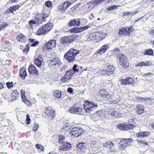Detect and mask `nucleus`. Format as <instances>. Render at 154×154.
<instances>
[{
    "instance_id": "6ab92c4d",
    "label": "nucleus",
    "mask_w": 154,
    "mask_h": 154,
    "mask_svg": "<svg viewBox=\"0 0 154 154\" xmlns=\"http://www.w3.org/2000/svg\"><path fill=\"white\" fill-rule=\"evenodd\" d=\"M122 115V114L119 111H118L116 110H114V109L112 110L109 115L114 116L115 117L118 118L121 117Z\"/></svg>"
},
{
    "instance_id": "2eb2a0df",
    "label": "nucleus",
    "mask_w": 154,
    "mask_h": 154,
    "mask_svg": "<svg viewBox=\"0 0 154 154\" xmlns=\"http://www.w3.org/2000/svg\"><path fill=\"white\" fill-rule=\"evenodd\" d=\"M71 3L69 1H66L63 3L61 5H60L59 8L61 11H65L71 5Z\"/></svg>"
},
{
    "instance_id": "37998d69",
    "label": "nucleus",
    "mask_w": 154,
    "mask_h": 154,
    "mask_svg": "<svg viewBox=\"0 0 154 154\" xmlns=\"http://www.w3.org/2000/svg\"><path fill=\"white\" fill-rule=\"evenodd\" d=\"M31 122V119L30 118L29 115L27 114L26 116V119L25 121L26 124L28 125Z\"/></svg>"
},
{
    "instance_id": "de8ad7c7",
    "label": "nucleus",
    "mask_w": 154,
    "mask_h": 154,
    "mask_svg": "<svg viewBox=\"0 0 154 154\" xmlns=\"http://www.w3.org/2000/svg\"><path fill=\"white\" fill-rule=\"evenodd\" d=\"M99 73L102 75H105L107 74L108 75V73H107V70H104L103 69H101L99 71Z\"/></svg>"
},
{
    "instance_id": "4be33fe9",
    "label": "nucleus",
    "mask_w": 154,
    "mask_h": 154,
    "mask_svg": "<svg viewBox=\"0 0 154 154\" xmlns=\"http://www.w3.org/2000/svg\"><path fill=\"white\" fill-rule=\"evenodd\" d=\"M11 95L12 97H13V99L11 100V101H13L18 99L20 96V93L17 90H15L12 93Z\"/></svg>"
},
{
    "instance_id": "473e14b6",
    "label": "nucleus",
    "mask_w": 154,
    "mask_h": 154,
    "mask_svg": "<svg viewBox=\"0 0 154 154\" xmlns=\"http://www.w3.org/2000/svg\"><path fill=\"white\" fill-rule=\"evenodd\" d=\"M54 94L55 97L58 98H60L62 95L61 91L59 90L54 91Z\"/></svg>"
},
{
    "instance_id": "e433bc0d",
    "label": "nucleus",
    "mask_w": 154,
    "mask_h": 154,
    "mask_svg": "<svg viewBox=\"0 0 154 154\" xmlns=\"http://www.w3.org/2000/svg\"><path fill=\"white\" fill-rule=\"evenodd\" d=\"M137 112L138 114L140 115L143 113L144 108L143 106L142 107L140 106L137 107Z\"/></svg>"
},
{
    "instance_id": "39448f33",
    "label": "nucleus",
    "mask_w": 154,
    "mask_h": 154,
    "mask_svg": "<svg viewBox=\"0 0 154 154\" xmlns=\"http://www.w3.org/2000/svg\"><path fill=\"white\" fill-rule=\"evenodd\" d=\"M74 37L73 35L63 37L60 40V43L62 45H63L69 44L74 41Z\"/></svg>"
},
{
    "instance_id": "c03bdc74",
    "label": "nucleus",
    "mask_w": 154,
    "mask_h": 154,
    "mask_svg": "<svg viewBox=\"0 0 154 154\" xmlns=\"http://www.w3.org/2000/svg\"><path fill=\"white\" fill-rule=\"evenodd\" d=\"M146 55H152L153 53L152 50L151 49H149L148 50H146L145 53Z\"/></svg>"
},
{
    "instance_id": "5fc2aeb1",
    "label": "nucleus",
    "mask_w": 154,
    "mask_h": 154,
    "mask_svg": "<svg viewBox=\"0 0 154 154\" xmlns=\"http://www.w3.org/2000/svg\"><path fill=\"white\" fill-rule=\"evenodd\" d=\"M8 25V24L5 23L4 24H0V28L2 30V29H4L6 27H7Z\"/></svg>"
},
{
    "instance_id": "20e7f679",
    "label": "nucleus",
    "mask_w": 154,
    "mask_h": 154,
    "mask_svg": "<svg viewBox=\"0 0 154 154\" xmlns=\"http://www.w3.org/2000/svg\"><path fill=\"white\" fill-rule=\"evenodd\" d=\"M116 57L117 59L119 60V63L123 68L126 69L129 67V63L125 56L123 54L120 53L117 55Z\"/></svg>"
},
{
    "instance_id": "c9c22d12",
    "label": "nucleus",
    "mask_w": 154,
    "mask_h": 154,
    "mask_svg": "<svg viewBox=\"0 0 154 154\" xmlns=\"http://www.w3.org/2000/svg\"><path fill=\"white\" fill-rule=\"evenodd\" d=\"M42 62L43 61L41 60H38L36 59H35L34 60L35 64L38 67H40L41 66Z\"/></svg>"
},
{
    "instance_id": "393cba45",
    "label": "nucleus",
    "mask_w": 154,
    "mask_h": 154,
    "mask_svg": "<svg viewBox=\"0 0 154 154\" xmlns=\"http://www.w3.org/2000/svg\"><path fill=\"white\" fill-rule=\"evenodd\" d=\"M126 28L125 27H123L119 29V36H122L124 35H127Z\"/></svg>"
},
{
    "instance_id": "052dcab7",
    "label": "nucleus",
    "mask_w": 154,
    "mask_h": 154,
    "mask_svg": "<svg viewBox=\"0 0 154 154\" xmlns=\"http://www.w3.org/2000/svg\"><path fill=\"white\" fill-rule=\"evenodd\" d=\"M29 23L30 25V26H31L33 24H35L36 23L35 21L34 20H31L29 22Z\"/></svg>"
},
{
    "instance_id": "bb28decb",
    "label": "nucleus",
    "mask_w": 154,
    "mask_h": 154,
    "mask_svg": "<svg viewBox=\"0 0 154 154\" xmlns=\"http://www.w3.org/2000/svg\"><path fill=\"white\" fill-rule=\"evenodd\" d=\"M70 32L72 33H77L81 32L80 27H74L69 30Z\"/></svg>"
},
{
    "instance_id": "4468645a",
    "label": "nucleus",
    "mask_w": 154,
    "mask_h": 154,
    "mask_svg": "<svg viewBox=\"0 0 154 154\" xmlns=\"http://www.w3.org/2000/svg\"><path fill=\"white\" fill-rule=\"evenodd\" d=\"M56 45V41L55 40H51L46 42L45 46L48 49H51L54 48Z\"/></svg>"
},
{
    "instance_id": "aec40b11",
    "label": "nucleus",
    "mask_w": 154,
    "mask_h": 154,
    "mask_svg": "<svg viewBox=\"0 0 154 154\" xmlns=\"http://www.w3.org/2000/svg\"><path fill=\"white\" fill-rule=\"evenodd\" d=\"M150 133L147 131L140 132L137 134V137L139 138H142L149 136Z\"/></svg>"
},
{
    "instance_id": "b1692460",
    "label": "nucleus",
    "mask_w": 154,
    "mask_h": 154,
    "mask_svg": "<svg viewBox=\"0 0 154 154\" xmlns=\"http://www.w3.org/2000/svg\"><path fill=\"white\" fill-rule=\"evenodd\" d=\"M137 143L139 144L140 146L146 147L147 148L148 147V144L147 142H146L145 141L143 140H137Z\"/></svg>"
},
{
    "instance_id": "72a5a7b5",
    "label": "nucleus",
    "mask_w": 154,
    "mask_h": 154,
    "mask_svg": "<svg viewBox=\"0 0 154 154\" xmlns=\"http://www.w3.org/2000/svg\"><path fill=\"white\" fill-rule=\"evenodd\" d=\"M101 110L100 111H98L96 113V114L95 115H94L92 116V117H96L97 116L99 117H103L105 115L104 114H103L102 113Z\"/></svg>"
},
{
    "instance_id": "f8f14e48",
    "label": "nucleus",
    "mask_w": 154,
    "mask_h": 154,
    "mask_svg": "<svg viewBox=\"0 0 154 154\" xmlns=\"http://www.w3.org/2000/svg\"><path fill=\"white\" fill-rule=\"evenodd\" d=\"M71 147V144L68 142L62 143L61 145L59 147V149L63 151H66Z\"/></svg>"
},
{
    "instance_id": "6e6552de",
    "label": "nucleus",
    "mask_w": 154,
    "mask_h": 154,
    "mask_svg": "<svg viewBox=\"0 0 154 154\" xmlns=\"http://www.w3.org/2000/svg\"><path fill=\"white\" fill-rule=\"evenodd\" d=\"M48 65L50 66H55L57 67L60 66L62 63L58 58L56 57L52 59L49 60L48 62Z\"/></svg>"
},
{
    "instance_id": "58836bf2",
    "label": "nucleus",
    "mask_w": 154,
    "mask_h": 154,
    "mask_svg": "<svg viewBox=\"0 0 154 154\" xmlns=\"http://www.w3.org/2000/svg\"><path fill=\"white\" fill-rule=\"evenodd\" d=\"M20 6L19 5L13 6L10 7L11 11L13 12V11H16L17 10L19 9Z\"/></svg>"
},
{
    "instance_id": "dca6fc26",
    "label": "nucleus",
    "mask_w": 154,
    "mask_h": 154,
    "mask_svg": "<svg viewBox=\"0 0 154 154\" xmlns=\"http://www.w3.org/2000/svg\"><path fill=\"white\" fill-rule=\"evenodd\" d=\"M79 18H75L73 20H70L69 22V26H79Z\"/></svg>"
},
{
    "instance_id": "f3484780",
    "label": "nucleus",
    "mask_w": 154,
    "mask_h": 154,
    "mask_svg": "<svg viewBox=\"0 0 154 154\" xmlns=\"http://www.w3.org/2000/svg\"><path fill=\"white\" fill-rule=\"evenodd\" d=\"M29 72L30 74H35L37 75L38 74V70L32 64L30 65L28 68Z\"/></svg>"
},
{
    "instance_id": "a18cd8bd",
    "label": "nucleus",
    "mask_w": 154,
    "mask_h": 154,
    "mask_svg": "<svg viewBox=\"0 0 154 154\" xmlns=\"http://www.w3.org/2000/svg\"><path fill=\"white\" fill-rule=\"evenodd\" d=\"M45 6L49 8H51L52 5V2L50 1H46L45 3Z\"/></svg>"
},
{
    "instance_id": "774afa93",
    "label": "nucleus",
    "mask_w": 154,
    "mask_h": 154,
    "mask_svg": "<svg viewBox=\"0 0 154 154\" xmlns=\"http://www.w3.org/2000/svg\"><path fill=\"white\" fill-rule=\"evenodd\" d=\"M4 85H5V83L0 81V89L4 88Z\"/></svg>"
},
{
    "instance_id": "ddd939ff",
    "label": "nucleus",
    "mask_w": 154,
    "mask_h": 154,
    "mask_svg": "<svg viewBox=\"0 0 154 154\" xmlns=\"http://www.w3.org/2000/svg\"><path fill=\"white\" fill-rule=\"evenodd\" d=\"M122 84L125 85H131L134 84V80L133 78L131 77H128L125 79H122Z\"/></svg>"
},
{
    "instance_id": "a211bd4d",
    "label": "nucleus",
    "mask_w": 154,
    "mask_h": 154,
    "mask_svg": "<svg viewBox=\"0 0 154 154\" xmlns=\"http://www.w3.org/2000/svg\"><path fill=\"white\" fill-rule=\"evenodd\" d=\"M109 48V46L107 45H104L98 50L97 53V54H101L104 53Z\"/></svg>"
},
{
    "instance_id": "9d476101",
    "label": "nucleus",
    "mask_w": 154,
    "mask_h": 154,
    "mask_svg": "<svg viewBox=\"0 0 154 154\" xmlns=\"http://www.w3.org/2000/svg\"><path fill=\"white\" fill-rule=\"evenodd\" d=\"M82 108L78 107L75 105H73L69 109L68 111L71 113L76 114L80 113L82 112Z\"/></svg>"
},
{
    "instance_id": "4c0bfd02",
    "label": "nucleus",
    "mask_w": 154,
    "mask_h": 154,
    "mask_svg": "<svg viewBox=\"0 0 154 154\" xmlns=\"http://www.w3.org/2000/svg\"><path fill=\"white\" fill-rule=\"evenodd\" d=\"M70 79H71L66 77L65 75H64L62 78L61 80L62 82H67L69 81V80Z\"/></svg>"
},
{
    "instance_id": "f257e3e1",
    "label": "nucleus",
    "mask_w": 154,
    "mask_h": 154,
    "mask_svg": "<svg viewBox=\"0 0 154 154\" xmlns=\"http://www.w3.org/2000/svg\"><path fill=\"white\" fill-rule=\"evenodd\" d=\"M79 53V50L70 48L65 54L64 57L69 63H72L76 60V57Z\"/></svg>"
},
{
    "instance_id": "13d9d810",
    "label": "nucleus",
    "mask_w": 154,
    "mask_h": 154,
    "mask_svg": "<svg viewBox=\"0 0 154 154\" xmlns=\"http://www.w3.org/2000/svg\"><path fill=\"white\" fill-rule=\"evenodd\" d=\"M35 20L37 21L38 23H41L42 22V18H38L37 17H36L35 18Z\"/></svg>"
},
{
    "instance_id": "c85d7f7f",
    "label": "nucleus",
    "mask_w": 154,
    "mask_h": 154,
    "mask_svg": "<svg viewBox=\"0 0 154 154\" xmlns=\"http://www.w3.org/2000/svg\"><path fill=\"white\" fill-rule=\"evenodd\" d=\"M79 25L83 26L85 25L87 22V20L83 18H81L79 19Z\"/></svg>"
},
{
    "instance_id": "f704fd0d",
    "label": "nucleus",
    "mask_w": 154,
    "mask_h": 154,
    "mask_svg": "<svg viewBox=\"0 0 154 154\" xmlns=\"http://www.w3.org/2000/svg\"><path fill=\"white\" fill-rule=\"evenodd\" d=\"M125 28H126L127 32V34L128 35H130V33L132 32H134V29L132 28V26L129 27H127Z\"/></svg>"
},
{
    "instance_id": "0e129e2a",
    "label": "nucleus",
    "mask_w": 154,
    "mask_h": 154,
    "mask_svg": "<svg viewBox=\"0 0 154 154\" xmlns=\"http://www.w3.org/2000/svg\"><path fill=\"white\" fill-rule=\"evenodd\" d=\"M49 16V15L46 13H45L44 12L42 14V17L47 18Z\"/></svg>"
},
{
    "instance_id": "8fccbe9b",
    "label": "nucleus",
    "mask_w": 154,
    "mask_h": 154,
    "mask_svg": "<svg viewBox=\"0 0 154 154\" xmlns=\"http://www.w3.org/2000/svg\"><path fill=\"white\" fill-rule=\"evenodd\" d=\"M13 82H9L6 83V85L8 88L10 89L13 87Z\"/></svg>"
},
{
    "instance_id": "7c9ffc66",
    "label": "nucleus",
    "mask_w": 154,
    "mask_h": 154,
    "mask_svg": "<svg viewBox=\"0 0 154 154\" xmlns=\"http://www.w3.org/2000/svg\"><path fill=\"white\" fill-rule=\"evenodd\" d=\"M115 68L112 65L109 66L107 69V71L108 75L110 74V73L113 72L115 70Z\"/></svg>"
},
{
    "instance_id": "1a4fd4ad",
    "label": "nucleus",
    "mask_w": 154,
    "mask_h": 154,
    "mask_svg": "<svg viewBox=\"0 0 154 154\" xmlns=\"http://www.w3.org/2000/svg\"><path fill=\"white\" fill-rule=\"evenodd\" d=\"M133 126V125L131 124L121 123L118 125L117 127L121 130H127L132 129Z\"/></svg>"
},
{
    "instance_id": "ea45409f",
    "label": "nucleus",
    "mask_w": 154,
    "mask_h": 154,
    "mask_svg": "<svg viewBox=\"0 0 154 154\" xmlns=\"http://www.w3.org/2000/svg\"><path fill=\"white\" fill-rule=\"evenodd\" d=\"M58 137L59 138V142L60 143H63L64 142H63V141L64 140L65 138V137L64 135H63L60 134L58 136Z\"/></svg>"
},
{
    "instance_id": "5701e85b",
    "label": "nucleus",
    "mask_w": 154,
    "mask_h": 154,
    "mask_svg": "<svg viewBox=\"0 0 154 154\" xmlns=\"http://www.w3.org/2000/svg\"><path fill=\"white\" fill-rule=\"evenodd\" d=\"M17 40L18 41L25 43L27 40L26 37L22 34L19 35L17 37Z\"/></svg>"
},
{
    "instance_id": "cd10ccee",
    "label": "nucleus",
    "mask_w": 154,
    "mask_h": 154,
    "mask_svg": "<svg viewBox=\"0 0 154 154\" xmlns=\"http://www.w3.org/2000/svg\"><path fill=\"white\" fill-rule=\"evenodd\" d=\"M73 71L71 69H69L66 71V72L65 75L67 77H68L71 79L72 77L74 74L73 72Z\"/></svg>"
},
{
    "instance_id": "4d7b16f0",
    "label": "nucleus",
    "mask_w": 154,
    "mask_h": 154,
    "mask_svg": "<svg viewBox=\"0 0 154 154\" xmlns=\"http://www.w3.org/2000/svg\"><path fill=\"white\" fill-rule=\"evenodd\" d=\"M145 66H151L152 64L151 62L149 61H146L145 63Z\"/></svg>"
},
{
    "instance_id": "423d86ee",
    "label": "nucleus",
    "mask_w": 154,
    "mask_h": 154,
    "mask_svg": "<svg viewBox=\"0 0 154 154\" xmlns=\"http://www.w3.org/2000/svg\"><path fill=\"white\" fill-rule=\"evenodd\" d=\"M82 128L79 127L72 128L71 131L72 136L74 137H78L80 136L83 133Z\"/></svg>"
},
{
    "instance_id": "c756f323",
    "label": "nucleus",
    "mask_w": 154,
    "mask_h": 154,
    "mask_svg": "<svg viewBox=\"0 0 154 154\" xmlns=\"http://www.w3.org/2000/svg\"><path fill=\"white\" fill-rule=\"evenodd\" d=\"M103 145L104 147H110V146H114V144L112 142L110 141H108L106 142H105L103 143Z\"/></svg>"
},
{
    "instance_id": "603ef678",
    "label": "nucleus",
    "mask_w": 154,
    "mask_h": 154,
    "mask_svg": "<svg viewBox=\"0 0 154 154\" xmlns=\"http://www.w3.org/2000/svg\"><path fill=\"white\" fill-rule=\"evenodd\" d=\"M22 100L23 102H24L26 105L29 106L30 104V102L29 101L27 100L25 98V97L23 98V99H22Z\"/></svg>"
},
{
    "instance_id": "2f4dec72",
    "label": "nucleus",
    "mask_w": 154,
    "mask_h": 154,
    "mask_svg": "<svg viewBox=\"0 0 154 154\" xmlns=\"http://www.w3.org/2000/svg\"><path fill=\"white\" fill-rule=\"evenodd\" d=\"M123 140L125 141V143L127 144V146H130L131 145V143H132L133 142L132 141H133L132 139L130 138H128V139H123L122 140H121L120 141V143H121V142Z\"/></svg>"
},
{
    "instance_id": "49530a36",
    "label": "nucleus",
    "mask_w": 154,
    "mask_h": 154,
    "mask_svg": "<svg viewBox=\"0 0 154 154\" xmlns=\"http://www.w3.org/2000/svg\"><path fill=\"white\" fill-rule=\"evenodd\" d=\"M29 45L30 44L29 43L27 44L25 48L23 50V52L24 53L27 54L29 50Z\"/></svg>"
},
{
    "instance_id": "412c9836",
    "label": "nucleus",
    "mask_w": 154,
    "mask_h": 154,
    "mask_svg": "<svg viewBox=\"0 0 154 154\" xmlns=\"http://www.w3.org/2000/svg\"><path fill=\"white\" fill-rule=\"evenodd\" d=\"M20 77L23 79H24L27 75L26 70L24 68H21L20 70Z\"/></svg>"
},
{
    "instance_id": "09e8293b",
    "label": "nucleus",
    "mask_w": 154,
    "mask_h": 154,
    "mask_svg": "<svg viewBox=\"0 0 154 154\" xmlns=\"http://www.w3.org/2000/svg\"><path fill=\"white\" fill-rule=\"evenodd\" d=\"M11 44L9 41H7L3 45L4 47H5L7 49H8L11 46Z\"/></svg>"
},
{
    "instance_id": "e2e57ef3",
    "label": "nucleus",
    "mask_w": 154,
    "mask_h": 154,
    "mask_svg": "<svg viewBox=\"0 0 154 154\" xmlns=\"http://www.w3.org/2000/svg\"><path fill=\"white\" fill-rule=\"evenodd\" d=\"M39 42L38 41H36L34 42L31 45L32 47H35L38 44Z\"/></svg>"
},
{
    "instance_id": "338daca9",
    "label": "nucleus",
    "mask_w": 154,
    "mask_h": 154,
    "mask_svg": "<svg viewBox=\"0 0 154 154\" xmlns=\"http://www.w3.org/2000/svg\"><path fill=\"white\" fill-rule=\"evenodd\" d=\"M10 12L12 13H14L13 12H12V11H11V10L10 9V7L8 9L6 10L5 13L7 14H9Z\"/></svg>"
},
{
    "instance_id": "f03ea898",
    "label": "nucleus",
    "mask_w": 154,
    "mask_h": 154,
    "mask_svg": "<svg viewBox=\"0 0 154 154\" xmlns=\"http://www.w3.org/2000/svg\"><path fill=\"white\" fill-rule=\"evenodd\" d=\"M83 104V108L86 112L91 113L97 109L98 105L96 103L85 100Z\"/></svg>"
},
{
    "instance_id": "a19ab883",
    "label": "nucleus",
    "mask_w": 154,
    "mask_h": 154,
    "mask_svg": "<svg viewBox=\"0 0 154 154\" xmlns=\"http://www.w3.org/2000/svg\"><path fill=\"white\" fill-rule=\"evenodd\" d=\"M78 66L77 64H74L73 67L72 69H71L73 71V73L74 74L75 72H78L79 71V69L77 68Z\"/></svg>"
},
{
    "instance_id": "9b49d317",
    "label": "nucleus",
    "mask_w": 154,
    "mask_h": 154,
    "mask_svg": "<svg viewBox=\"0 0 154 154\" xmlns=\"http://www.w3.org/2000/svg\"><path fill=\"white\" fill-rule=\"evenodd\" d=\"M87 144L85 142L79 143L76 145L78 150L80 152H84L86 150L87 147Z\"/></svg>"
},
{
    "instance_id": "69168bd1",
    "label": "nucleus",
    "mask_w": 154,
    "mask_h": 154,
    "mask_svg": "<svg viewBox=\"0 0 154 154\" xmlns=\"http://www.w3.org/2000/svg\"><path fill=\"white\" fill-rule=\"evenodd\" d=\"M153 74L150 72H148V73H144L143 74V76L145 77H146L147 76L149 77H151V76Z\"/></svg>"
},
{
    "instance_id": "7ed1b4c3",
    "label": "nucleus",
    "mask_w": 154,
    "mask_h": 154,
    "mask_svg": "<svg viewBox=\"0 0 154 154\" xmlns=\"http://www.w3.org/2000/svg\"><path fill=\"white\" fill-rule=\"evenodd\" d=\"M53 25L51 23H48L43 25L38 30L37 34L40 35L46 34L52 28Z\"/></svg>"
},
{
    "instance_id": "6e6d98bb",
    "label": "nucleus",
    "mask_w": 154,
    "mask_h": 154,
    "mask_svg": "<svg viewBox=\"0 0 154 154\" xmlns=\"http://www.w3.org/2000/svg\"><path fill=\"white\" fill-rule=\"evenodd\" d=\"M89 26L88 25H87L83 27H80L81 32L89 28Z\"/></svg>"
},
{
    "instance_id": "bf43d9fd",
    "label": "nucleus",
    "mask_w": 154,
    "mask_h": 154,
    "mask_svg": "<svg viewBox=\"0 0 154 154\" xmlns=\"http://www.w3.org/2000/svg\"><path fill=\"white\" fill-rule=\"evenodd\" d=\"M112 96L111 94H109L108 92H107L105 96V97L106 98V99L108 100H109L112 98Z\"/></svg>"
},
{
    "instance_id": "a878e982",
    "label": "nucleus",
    "mask_w": 154,
    "mask_h": 154,
    "mask_svg": "<svg viewBox=\"0 0 154 154\" xmlns=\"http://www.w3.org/2000/svg\"><path fill=\"white\" fill-rule=\"evenodd\" d=\"M108 91H106L105 89H101L99 92V95L102 98H105L106 94L107 93Z\"/></svg>"
},
{
    "instance_id": "680f3d73",
    "label": "nucleus",
    "mask_w": 154,
    "mask_h": 154,
    "mask_svg": "<svg viewBox=\"0 0 154 154\" xmlns=\"http://www.w3.org/2000/svg\"><path fill=\"white\" fill-rule=\"evenodd\" d=\"M43 56L42 54H39V55L35 59H37L38 60H41L43 61V58H42Z\"/></svg>"
},
{
    "instance_id": "0eeeda50",
    "label": "nucleus",
    "mask_w": 154,
    "mask_h": 154,
    "mask_svg": "<svg viewBox=\"0 0 154 154\" xmlns=\"http://www.w3.org/2000/svg\"><path fill=\"white\" fill-rule=\"evenodd\" d=\"M45 113L48 118L53 120L55 117V111L52 109L51 107H48L45 111Z\"/></svg>"
},
{
    "instance_id": "79ce46f5",
    "label": "nucleus",
    "mask_w": 154,
    "mask_h": 154,
    "mask_svg": "<svg viewBox=\"0 0 154 154\" xmlns=\"http://www.w3.org/2000/svg\"><path fill=\"white\" fill-rule=\"evenodd\" d=\"M119 6H116V5H114L112 6H111V7H107L106 9L107 11H112L113 10H115L117 8V7Z\"/></svg>"
},
{
    "instance_id": "3c124183",
    "label": "nucleus",
    "mask_w": 154,
    "mask_h": 154,
    "mask_svg": "<svg viewBox=\"0 0 154 154\" xmlns=\"http://www.w3.org/2000/svg\"><path fill=\"white\" fill-rule=\"evenodd\" d=\"M106 0H94V2L95 3L96 6L101 3L102 2H103Z\"/></svg>"
},
{
    "instance_id": "864d4df0",
    "label": "nucleus",
    "mask_w": 154,
    "mask_h": 154,
    "mask_svg": "<svg viewBox=\"0 0 154 154\" xmlns=\"http://www.w3.org/2000/svg\"><path fill=\"white\" fill-rule=\"evenodd\" d=\"M38 127V123H35L33 126V131L36 132L37 130Z\"/></svg>"
}]
</instances>
